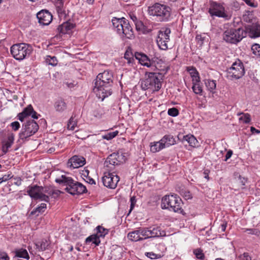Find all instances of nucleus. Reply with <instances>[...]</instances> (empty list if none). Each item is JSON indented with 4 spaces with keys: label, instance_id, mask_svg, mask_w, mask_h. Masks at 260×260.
<instances>
[{
    "label": "nucleus",
    "instance_id": "f257e3e1",
    "mask_svg": "<svg viewBox=\"0 0 260 260\" xmlns=\"http://www.w3.org/2000/svg\"><path fill=\"white\" fill-rule=\"evenodd\" d=\"M246 31L243 28L239 27L237 29L231 28L224 31L223 39L226 42L231 44H237L245 37L246 32L249 33L251 38L260 37V25L256 23L248 25Z\"/></svg>",
    "mask_w": 260,
    "mask_h": 260
},
{
    "label": "nucleus",
    "instance_id": "f03ea898",
    "mask_svg": "<svg viewBox=\"0 0 260 260\" xmlns=\"http://www.w3.org/2000/svg\"><path fill=\"white\" fill-rule=\"evenodd\" d=\"M113 83L112 73L109 71H105L97 76L95 80L93 91L99 99L103 101L105 98L111 94V87Z\"/></svg>",
    "mask_w": 260,
    "mask_h": 260
},
{
    "label": "nucleus",
    "instance_id": "7ed1b4c3",
    "mask_svg": "<svg viewBox=\"0 0 260 260\" xmlns=\"http://www.w3.org/2000/svg\"><path fill=\"white\" fill-rule=\"evenodd\" d=\"M112 23L115 30L122 38L125 37L128 39H134L135 35L132 27L125 18L114 17L112 19Z\"/></svg>",
    "mask_w": 260,
    "mask_h": 260
},
{
    "label": "nucleus",
    "instance_id": "20e7f679",
    "mask_svg": "<svg viewBox=\"0 0 260 260\" xmlns=\"http://www.w3.org/2000/svg\"><path fill=\"white\" fill-rule=\"evenodd\" d=\"M148 12L160 22H167L171 19L172 9L167 5L155 3L148 7Z\"/></svg>",
    "mask_w": 260,
    "mask_h": 260
},
{
    "label": "nucleus",
    "instance_id": "39448f33",
    "mask_svg": "<svg viewBox=\"0 0 260 260\" xmlns=\"http://www.w3.org/2000/svg\"><path fill=\"white\" fill-rule=\"evenodd\" d=\"M147 77L141 83L142 88L144 90L150 89L152 91H158L161 87V81L163 76L162 73L149 72L146 74Z\"/></svg>",
    "mask_w": 260,
    "mask_h": 260
},
{
    "label": "nucleus",
    "instance_id": "423d86ee",
    "mask_svg": "<svg viewBox=\"0 0 260 260\" xmlns=\"http://www.w3.org/2000/svg\"><path fill=\"white\" fill-rule=\"evenodd\" d=\"M182 200L176 194L166 195L161 200V208L175 212L182 213Z\"/></svg>",
    "mask_w": 260,
    "mask_h": 260
},
{
    "label": "nucleus",
    "instance_id": "0eeeda50",
    "mask_svg": "<svg viewBox=\"0 0 260 260\" xmlns=\"http://www.w3.org/2000/svg\"><path fill=\"white\" fill-rule=\"evenodd\" d=\"M32 51V46L26 43L13 45L11 47V53L17 60H22L30 55Z\"/></svg>",
    "mask_w": 260,
    "mask_h": 260
},
{
    "label": "nucleus",
    "instance_id": "6e6552de",
    "mask_svg": "<svg viewBox=\"0 0 260 260\" xmlns=\"http://www.w3.org/2000/svg\"><path fill=\"white\" fill-rule=\"evenodd\" d=\"M210 7L209 9V13L211 16H215L222 18L225 20H229L232 17V13L225 11L223 6L217 2L210 1Z\"/></svg>",
    "mask_w": 260,
    "mask_h": 260
},
{
    "label": "nucleus",
    "instance_id": "1a4fd4ad",
    "mask_svg": "<svg viewBox=\"0 0 260 260\" xmlns=\"http://www.w3.org/2000/svg\"><path fill=\"white\" fill-rule=\"evenodd\" d=\"M28 194L34 200H39L48 202L49 197L46 195L47 190L46 188L37 185L28 186L27 190Z\"/></svg>",
    "mask_w": 260,
    "mask_h": 260
},
{
    "label": "nucleus",
    "instance_id": "9d476101",
    "mask_svg": "<svg viewBox=\"0 0 260 260\" xmlns=\"http://www.w3.org/2000/svg\"><path fill=\"white\" fill-rule=\"evenodd\" d=\"M38 129L39 125L34 120H28L23 124L19 137L22 140H25L34 135Z\"/></svg>",
    "mask_w": 260,
    "mask_h": 260
},
{
    "label": "nucleus",
    "instance_id": "9b49d317",
    "mask_svg": "<svg viewBox=\"0 0 260 260\" xmlns=\"http://www.w3.org/2000/svg\"><path fill=\"white\" fill-rule=\"evenodd\" d=\"M245 71L243 63L238 60L228 69L226 76L230 80L238 79L241 78L244 74Z\"/></svg>",
    "mask_w": 260,
    "mask_h": 260
},
{
    "label": "nucleus",
    "instance_id": "f8f14e48",
    "mask_svg": "<svg viewBox=\"0 0 260 260\" xmlns=\"http://www.w3.org/2000/svg\"><path fill=\"white\" fill-rule=\"evenodd\" d=\"M125 154V153L119 152L113 153L107 158L104 162V167L112 169L113 166L125 162L126 159Z\"/></svg>",
    "mask_w": 260,
    "mask_h": 260
},
{
    "label": "nucleus",
    "instance_id": "ddd939ff",
    "mask_svg": "<svg viewBox=\"0 0 260 260\" xmlns=\"http://www.w3.org/2000/svg\"><path fill=\"white\" fill-rule=\"evenodd\" d=\"M171 31L169 28H163L158 32L156 42L158 47L163 50L168 49V43L170 41V34Z\"/></svg>",
    "mask_w": 260,
    "mask_h": 260
},
{
    "label": "nucleus",
    "instance_id": "4468645a",
    "mask_svg": "<svg viewBox=\"0 0 260 260\" xmlns=\"http://www.w3.org/2000/svg\"><path fill=\"white\" fill-rule=\"evenodd\" d=\"M96 233L93 234L86 239V243L92 242L96 246H98L101 243L100 237H104L108 233V230L104 227L99 225L96 227Z\"/></svg>",
    "mask_w": 260,
    "mask_h": 260
},
{
    "label": "nucleus",
    "instance_id": "2eb2a0df",
    "mask_svg": "<svg viewBox=\"0 0 260 260\" xmlns=\"http://www.w3.org/2000/svg\"><path fill=\"white\" fill-rule=\"evenodd\" d=\"M119 181V178L117 175H114L109 172L105 173L102 177L104 185L110 188H115Z\"/></svg>",
    "mask_w": 260,
    "mask_h": 260
},
{
    "label": "nucleus",
    "instance_id": "dca6fc26",
    "mask_svg": "<svg viewBox=\"0 0 260 260\" xmlns=\"http://www.w3.org/2000/svg\"><path fill=\"white\" fill-rule=\"evenodd\" d=\"M151 68L153 71L162 72L161 73L163 76L169 69V67L165 63L162 59L155 57L152 58Z\"/></svg>",
    "mask_w": 260,
    "mask_h": 260
},
{
    "label": "nucleus",
    "instance_id": "f3484780",
    "mask_svg": "<svg viewBox=\"0 0 260 260\" xmlns=\"http://www.w3.org/2000/svg\"><path fill=\"white\" fill-rule=\"evenodd\" d=\"M55 182L61 184L62 187H64V189L69 193L71 187L74 186V184L76 183V181H74L71 177L64 175H62L60 177L56 178Z\"/></svg>",
    "mask_w": 260,
    "mask_h": 260
},
{
    "label": "nucleus",
    "instance_id": "a211bd4d",
    "mask_svg": "<svg viewBox=\"0 0 260 260\" xmlns=\"http://www.w3.org/2000/svg\"><path fill=\"white\" fill-rule=\"evenodd\" d=\"M39 22L43 25H48L52 20V15L48 10H43L37 14Z\"/></svg>",
    "mask_w": 260,
    "mask_h": 260
},
{
    "label": "nucleus",
    "instance_id": "6ab92c4d",
    "mask_svg": "<svg viewBox=\"0 0 260 260\" xmlns=\"http://www.w3.org/2000/svg\"><path fill=\"white\" fill-rule=\"evenodd\" d=\"M85 162V159L83 156L74 155L68 160L67 166L70 169H75L82 167Z\"/></svg>",
    "mask_w": 260,
    "mask_h": 260
},
{
    "label": "nucleus",
    "instance_id": "aec40b11",
    "mask_svg": "<svg viewBox=\"0 0 260 260\" xmlns=\"http://www.w3.org/2000/svg\"><path fill=\"white\" fill-rule=\"evenodd\" d=\"M135 57L142 65L148 68L151 67L152 59H150L145 54L136 52L135 53Z\"/></svg>",
    "mask_w": 260,
    "mask_h": 260
},
{
    "label": "nucleus",
    "instance_id": "412c9836",
    "mask_svg": "<svg viewBox=\"0 0 260 260\" xmlns=\"http://www.w3.org/2000/svg\"><path fill=\"white\" fill-rule=\"evenodd\" d=\"M149 238H155L165 235V232L162 231L160 228L157 225L148 227Z\"/></svg>",
    "mask_w": 260,
    "mask_h": 260
},
{
    "label": "nucleus",
    "instance_id": "4be33fe9",
    "mask_svg": "<svg viewBox=\"0 0 260 260\" xmlns=\"http://www.w3.org/2000/svg\"><path fill=\"white\" fill-rule=\"evenodd\" d=\"M87 191L86 188L82 184L76 181L74 186L71 187L70 193L71 194H82Z\"/></svg>",
    "mask_w": 260,
    "mask_h": 260
},
{
    "label": "nucleus",
    "instance_id": "5701e85b",
    "mask_svg": "<svg viewBox=\"0 0 260 260\" xmlns=\"http://www.w3.org/2000/svg\"><path fill=\"white\" fill-rule=\"evenodd\" d=\"M56 11L59 18L64 17L66 15L64 1L63 0H56L55 3Z\"/></svg>",
    "mask_w": 260,
    "mask_h": 260
},
{
    "label": "nucleus",
    "instance_id": "b1692460",
    "mask_svg": "<svg viewBox=\"0 0 260 260\" xmlns=\"http://www.w3.org/2000/svg\"><path fill=\"white\" fill-rule=\"evenodd\" d=\"M75 27V24L69 21L63 23L58 26L57 28L58 32L60 34H66L69 32Z\"/></svg>",
    "mask_w": 260,
    "mask_h": 260
},
{
    "label": "nucleus",
    "instance_id": "393cba45",
    "mask_svg": "<svg viewBox=\"0 0 260 260\" xmlns=\"http://www.w3.org/2000/svg\"><path fill=\"white\" fill-rule=\"evenodd\" d=\"M164 147H169L175 144L176 141L174 137L171 135H165L161 139Z\"/></svg>",
    "mask_w": 260,
    "mask_h": 260
},
{
    "label": "nucleus",
    "instance_id": "a878e982",
    "mask_svg": "<svg viewBox=\"0 0 260 260\" xmlns=\"http://www.w3.org/2000/svg\"><path fill=\"white\" fill-rule=\"evenodd\" d=\"M14 253H15V257L23 258L26 259L29 258L27 251L25 249L22 248L16 249Z\"/></svg>",
    "mask_w": 260,
    "mask_h": 260
},
{
    "label": "nucleus",
    "instance_id": "bb28decb",
    "mask_svg": "<svg viewBox=\"0 0 260 260\" xmlns=\"http://www.w3.org/2000/svg\"><path fill=\"white\" fill-rule=\"evenodd\" d=\"M54 108L56 111L61 112L66 109L67 104L63 100L59 99L55 102Z\"/></svg>",
    "mask_w": 260,
    "mask_h": 260
},
{
    "label": "nucleus",
    "instance_id": "cd10ccee",
    "mask_svg": "<svg viewBox=\"0 0 260 260\" xmlns=\"http://www.w3.org/2000/svg\"><path fill=\"white\" fill-rule=\"evenodd\" d=\"M128 238L133 241H142L143 240V237H141L139 230L134 231L130 232L127 235Z\"/></svg>",
    "mask_w": 260,
    "mask_h": 260
},
{
    "label": "nucleus",
    "instance_id": "c85d7f7f",
    "mask_svg": "<svg viewBox=\"0 0 260 260\" xmlns=\"http://www.w3.org/2000/svg\"><path fill=\"white\" fill-rule=\"evenodd\" d=\"M164 148L161 140L158 142L151 143L150 144V150L153 153L158 152Z\"/></svg>",
    "mask_w": 260,
    "mask_h": 260
},
{
    "label": "nucleus",
    "instance_id": "c756f323",
    "mask_svg": "<svg viewBox=\"0 0 260 260\" xmlns=\"http://www.w3.org/2000/svg\"><path fill=\"white\" fill-rule=\"evenodd\" d=\"M183 140L187 141L189 145L192 147H196L198 142V140L193 135L184 136Z\"/></svg>",
    "mask_w": 260,
    "mask_h": 260
},
{
    "label": "nucleus",
    "instance_id": "7c9ffc66",
    "mask_svg": "<svg viewBox=\"0 0 260 260\" xmlns=\"http://www.w3.org/2000/svg\"><path fill=\"white\" fill-rule=\"evenodd\" d=\"M47 206L45 203H42L40 205L35 208L30 212V215H35L36 216H38L39 213H43L45 211V210L46 209Z\"/></svg>",
    "mask_w": 260,
    "mask_h": 260
},
{
    "label": "nucleus",
    "instance_id": "2f4dec72",
    "mask_svg": "<svg viewBox=\"0 0 260 260\" xmlns=\"http://www.w3.org/2000/svg\"><path fill=\"white\" fill-rule=\"evenodd\" d=\"M105 114V111L103 107L98 106L93 111V115L96 118H101Z\"/></svg>",
    "mask_w": 260,
    "mask_h": 260
},
{
    "label": "nucleus",
    "instance_id": "473e14b6",
    "mask_svg": "<svg viewBox=\"0 0 260 260\" xmlns=\"http://www.w3.org/2000/svg\"><path fill=\"white\" fill-rule=\"evenodd\" d=\"M205 84L207 88L210 92H214L216 86L215 81L208 80L206 81Z\"/></svg>",
    "mask_w": 260,
    "mask_h": 260
},
{
    "label": "nucleus",
    "instance_id": "72a5a7b5",
    "mask_svg": "<svg viewBox=\"0 0 260 260\" xmlns=\"http://www.w3.org/2000/svg\"><path fill=\"white\" fill-rule=\"evenodd\" d=\"M242 115L243 116L239 118L240 121H243V122L245 123H248L250 122L251 120L250 115L248 113H238L237 114L238 116H240Z\"/></svg>",
    "mask_w": 260,
    "mask_h": 260
},
{
    "label": "nucleus",
    "instance_id": "f704fd0d",
    "mask_svg": "<svg viewBox=\"0 0 260 260\" xmlns=\"http://www.w3.org/2000/svg\"><path fill=\"white\" fill-rule=\"evenodd\" d=\"M31 108V106L29 105L26 108H25L21 113H19L18 115L19 120H20L21 121H23L24 120V119L27 116H28L27 114V111L32 110Z\"/></svg>",
    "mask_w": 260,
    "mask_h": 260
},
{
    "label": "nucleus",
    "instance_id": "c9c22d12",
    "mask_svg": "<svg viewBox=\"0 0 260 260\" xmlns=\"http://www.w3.org/2000/svg\"><path fill=\"white\" fill-rule=\"evenodd\" d=\"M77 119L72 116L68 123V129L72 131L75 130V127L77 126Z\"/></svg>",
    "mask_w": 260,
    "mask_h": 260
},
{
    "label": "nucleus",
    "instance_id": "e433bc0d",
    "mask_svg": "<svg viewBox=\"0 0 260 260\" xmlns=\"http://www.w3.org/2000/svg\"><path fill=\"white\" fill-rule=\"evenodd\" d=\"M46 62L49 65L55 66L58 63V61L55 56H47L46 58Z\"/></svg>",
    "mask_w": 260,
    "mask_h": 260
},
{
    "label": "nucleus",
    "instance_id": "4c0bfd02",
    "mask_svg": "<svg viewBox=\"0 0 260 260\" xmlns=\"http://www.w3.org/2000/svg\"><path fill=\"white\" fill-rule=\"evenodd\" d=\"M139 232L140 235H141L144 239L150 238L149 236V229L148 228H139Z\"/></svg>",
    "mask_w": 260,
    "mask_h": 260
},
{
    "label": "nucleus",
    "instance_id": "58836bf2",
    "mask_svg": "<svg viewBox=\"0 0 260 260\" xmlns=\"http://www.w3.org/2000/svg\"><path fill=\"white\" fill-rule=\"evenodd\" d=\"M193 92L197 94L202 95L203 89L200 83L193 84L192 87Z\"/></svg>",
    "mask_w": 260,
    "mask_h": 260
},
{
    "label": "nucleus",
    "instance_id": "ea45409f",
    "mask_svg": "<svg viewBox=\"0 0 260 260\" xmlns=\"http://www.w3.org/2000/svg\"><path fill=\"white\" fill-rule=\"evenodd\" d=\"M118 131H116L115 132L108 133L107 134L103 135L102 137L104 139L109 140L116 137L118 135Z\"/></svg>",
    "mask_w": 260,
    "mask_h": 260
},
{
    "label": "nucleus",
    "instance_id": "a19ab883",
    "mask_svg": "<svg viewBox=\"0 0 260 260\" xmlns=\"http://www.w3.org/2000/svg\"><path fill=\"white\" fill-rule=\"evenodd\" d=\"M252 53L256 56H260V45L255 44L251 47Z\"/></svg>",
    "mask_w": 260,
    "mask_h": 260
},
{
    "label": "nucleus",
    "instance_id": "79ce46f5",
    "mask_svg": "<svg viewBox=\"0 0 260 260\" xmlns=\"http://www.w3.org/2000/svg\"><path fill=\"white\" fill-rule=\"evenodd\" d=\"M14 134L12 133H10L8 135L7 141L4 143L6 144V145H8V147H10L12 146L14 142Z\"/></svg>",
    "mask_w": 260,
    "mask_h": 260
},
{
    "label": "nucleus",
    "instance_id": "37998d69",
    "mask_svg": "<svg viewBox=\"0 0 260 260\" xmlns=\"http://www.w3.org/2000/svg\"><path fill=\"white\" fill-rule=\"evenodd\" d=\"M193 253L196 255V257L198 259H203L205 257L204 254L203 252V250L201 249H196L193 250Z\"/></svg>",
    "mask_w": 260,
    "mask_h": 260
},
{
    "label": "nucleus",
    "instance_id": "c03bdc74",
    "mask_svg": "<svg viewBox=\"0 0 260 260\" xmlns=\"http://www.w3.org/2000/svg\"><path fill=\"white\" fill-rule=\"evenodd\" d=\"M247 181V179L244 177H242L239 176L238 179L237 180V183L239 184V186L241 188H244V185Z\"/></svg>",
    "mask_w": 260,
    "mask_h": 260
},
{
    "label": "nucleus",
    "instance_id": "a18cd8bd",
    "mask_svg": "<svg viewBox=\"0 0 260 260\" xmlns=\"http://www.w3.org/2000/svg\"><path fill=\"white\" fill-rule=\"evenodd\" d=\"M168 113L170 116L175 117L179 114V111L176 108H172L169 109L168 111Z\"/></svg>",
    "mask_w": 260,
    "mask_h": 260
},
{
    "label": "nucleus",
    "instance_id": "49530a36",
    "mask_svg": "<svg viewBox=\"0 0 260 260\" xmlns=\"http://www.w3.org/2000/svg\"><path fill=\"white\" fill-rule=\"evenodd\" d=\"M124 58L127 60L128 63H131L133 62L134 59L131 53L126 51L124 54Z\"/></svg>",
    "mask_w": 260,
    "mask_h": 260
},
{
    "label": "nucleus",
    "instance_id": "de8ad7c7",
    "mask_svg": "<svg viewBox=\"0 0 260 260\" xmlns=\"http://www.w3.org/2000/svg\"><path fill=\"white\" fill-rule=\"evenodd\" d=\"M245 232H247L249 234L258 235L259 231L256 229H246L244 231Z\"/></svg>",
    "mask_w": 260,
    "mask_h": 260
},
{
    "label": "nucleus",
    "instance_id": "09e8293b",
    "mask_svg": "<svg viewBox=\"0 0 260 260\" xmlns=\"http://www.w3.org/2000/svg\"><path fill=\"white\" fill-rule=\"evenodd\" d=\"M136 202H137V200H136L135 196H133L131 198V199H130L131 206H130V209H129L128 214H129L131 212V211L133 210V209L134 208V207L136 204Z\"/></svg>",
    "mask_w": 260,
    "mask_h": 260
},
{
    "label": "nucleus",
    "instance_id": "8fccbe9b",
    "mask_svg": "<svg viewBox=\"0 0 260 260\" xmlns=\"http://www.w3.org/2000/svg\"><path fill=\"white\" fill-rule=\"evenodd\" d=\"M10 126H11L12 129L14 131H18L20 127V124L18 121H14L11 123Z\"/></svg>",
    "mask_w": 260,
    "mask_h": 260
},
{
    "label": "nucleus",
    "instance_id": "3c124183",
    "mask_svg": "<svg viewBox=\"0 0 260 260\" xmlns=\"http://www.w3.org/2000/svg\"><path fill=\"white\" fill-rule=\"evenodd\" d=\"M136 28L137 30H141L143 29L144 25L141 21L138 20L135 23Z\"/></svg>",
    "mask_w": 260,
    "mask_h": 260
},
{
    "label": "nucleus",
    "instance_id": "603ef678",
    "mask_svg": "<svg viewBox=\"0 0 260 260\" xmlns=\"http://www.w3.org/2000/svg\"><path fill=\"white\" fill-rule=\"evenodd\" d=\"M31 109H32V110L27 111V115L31 116V117L33 118L34 119H37L38 116L37 115V112L34 110L32 107H31Z\"/></svg>",
    "mask_w": 260,
    "mask_h": 260
},
{
    "label": "nucleus",
    "instance_id": "864d4df0",
    "mask_svg": "<svg viewBox=\"0 0 260 260\" xmlns=\"http://www.w3.org/2000/svg\"><path fill=\"white\" fill-rule=\"evenodd\" d=\"M8 254L4 251H0V260H9Z\"/></svg>",
    "mask_w": 260,
    "mask_h": 260
},
{
    "label": "nucleus",
    "instance_id": "5fc2aeb1",
    "mask_svg": "<svg viewBox=\"0 0 260 260\" xmlns=\"http://www.w3.org/2000/svg\"><path fill=\"white\" fill-rule=\"evenodd\" d=\"M48 246V244L46 240L45 241H42L40 246V250L41 251H44L46 249Z\"/></svg>",
    "mask_w": 260,
    "mask_h": 260
},
{
    "label": "nucleus",
    "instance_id": "6e6d98bb",
    "mask_svg": "<svg viewBox=\"0 0 260 260\" xmlns=\"http://www.w3.org/2000/svg\"><path fill=\"white\" fill-rule=\"evenodd\" d=\"M252 15L251 14H248V15H244L243 16V19L244 21L247 22H251L252 20Z\"/></svg>",
    "mask_w": 260,
    "mask_h": 260
},
{
    "label": "nucleus",
    "instance_id": "4d7b16f0",
    "mask_svg": "<svg viewBox=\"0 0 260 260\" xmlns=\"http://www.w3.org/2000/svg\"><path fill=\"white\" fill-rule=\"evenodd\" d=\"M196 39L200 46H202L203 44L204 38L201 35H197L196 37Z\"/></svg>",
    "mask_w": 260,
    "mask_h": 260
},
{
    "label": "nucleus",
    "instance_id": "13d9d810",
    "mask_svg": "<svg viewBox=\"0 0 260 260\" xmlns=\"http://www.w3.org/2000/svg\"><path fill=\"white\" fill-rule=\"evenodd\" d=\"M192 84H197L200 83V78L199 76V74L194 76L192 77Z\"/></svg>",
    "mask_w": 260,
    "mask_h": 260
},
{
    "label": "nucleus",
    "instance_id": "bf43d9fd",
    "mask_svg": "<svg viewBox=\"0 0 260 260\" xmlns=\"http://www.w3.org/2000/svg\"><path fill=\"white\" fill-rule=\"evenodd\" d=\"M181 193H183V196L186 199H189L192 198V196L189 191H182Z\"/></svg>",
    "mask_w": 260,
    "mask_h": 260
},
{
    "label": "nucleus",
    "instance_id": "052dcab7",
    "mask_svg": "<svg viewBox=\"0 0 260 260\" xmlns=\"http://www.w3.org/2000/svg\"><path fill=\"white\" fill-rule=\"evenodd\" d=\"M146 255L151 259H155L157 258V255L153 252H147Z\"/></svg>",
    "mask_w": 260,
    "mask_h": 260
},
{
    "label": "nucleus",
    "instance_id": "680f3d73",
    "mask_svg": "<svg viewBox=\"0 0 260 260\" xmlns=\"http://www.w3.org/2000/svg\"><path fill=\"white\" fill-rule=\"evenodd\" d=\"M241 260H251V258L248 253H244L241 256Z\"/></svg>",
    "mask_w": 260,
    "mask_h": 260
},
{
    "label": "nucleus",
    "instance_id": "e2e57ef3",
    "mask_svg": "<svg viewBox=\"0 0 260 260\" xmlns=\"http://www.w3.org/2000/svg\"><path fill=\"white\" fill-rule=\"evenodd\" d=\"M189 73H190L191 77L193 76H194L199 74L198 72L197 71V70L194 68H193L192 69H190L189 70Z\"/></svg>",
    "mask_w": 260,
    "mask_h": 260
},
{
    "label": "nucleus",
    "instance_id": "0e129e2a",
    "mask_svg": "<svg viewBox=\"0 0 260 260\" xmlns=\"http://www.w3.org/2000/svg\"><path fill=\"white\" fill-rule=\"evenodd\" d=\"M11 177H10V175H5L3 177L0 178V184L2 183L4 181H6L8 180V179H10Z\"/></svg>",
    "mask_w": 260,
    "mask_h": 260
},
{
    "label": "nucleus",
    "instance_id": "69168bd1",
    "mask_svg": "<svg viewBox=\"0 0 260 260\" xmlns=\"http://www.w3.org/2000/svg\"><path fill=\"white\" fill-rule=\"evenodd\" d=\"M232 154H233V151L231 150H229L227 152V153L225 155V158L224 159V161H226L229 158H230L231 157Z\"/></svg>",
    "mask_w": 260,
    "mask_h": 260
},
{
    "label": "nucleus",
    "instance_id": "338daca9",
    "mask_svg": "<svg viewBox=\"0 0 260 260\" xmlns=\"http://www.w3.org/2000/svg\"><path fill=\"white\" fill-rule=\"evenodd\" d=\"M9 148H10V147H8V146L6 145V144H3L2 146V151L4 154H6L8 152Z\"/></svg>",
    "mask_w": 260,
    "mask_h": 260
},
{
    "label": "nucleus",
    "instance_id": "774afa93",
    "mask_svg": "<svg viewBox=\"0 0 260 260\" xmlns=\"http://www.w3.org/2000/svg\"><path fill=\"white\" fill-rule=\"evenodd\" d=\"M87 182L90 184H95V182L94 181V179H93L92 178H87Z\"/></svg>",
    "mask_w": 260,
    "mask_h": 260
}]
</instances>
